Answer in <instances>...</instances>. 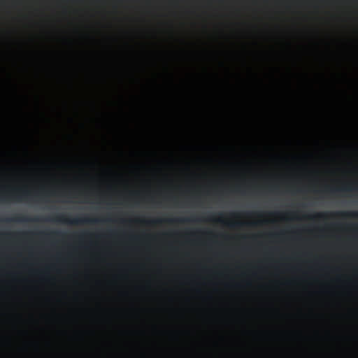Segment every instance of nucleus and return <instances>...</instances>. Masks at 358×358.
Returning <instances> with one entry per match:
<instances>
[{"instance_id": "f257e3e1", "label": "nucleus", "mask_w": 358, "mask_h": 358, "mask_svg": "<svg viewBox=\"0 0 358 358\" xmlns=\"http://www.w3.org/2000/svg\"><path fill=\"white\" fill-rule=\"evenodd\" d=\"M338 217L343 220L357 219L358 211H337L335 213H317L313 215L308 217V219L313 220H326L328 217Z\"/></svg>"}, {"instance_id": "f03ea898", "label": "nucleus", "mask_w": 358, "mask_h": 358, "mask_svg": "<svg viewBox=\"0 0 358 358\" xmlns=\"http://www.w3.org/2000/svg\"><path fill=\"white\" fill-rule=\"evenodd\" d=\"M47 221L58 222L71 225H80L83 224H95L100 222L99 219H90L87 217H76L74 219H67L64 215H57L52 218L47 219Z\"/></svg>"}, {"instance_id": "7ed1b4c3", "label": "nucleus", "mask_w": 358, "mask_h": 358, "mask_svg": "<svg viewBox=\"0 0 358 358\" xmlns=\"http://www.w3.org/2000/svg\"><path fill=\"white\" fill-rule=\"evenodd\" d=\"M30 197V192L26 189H17L8 195L2 196V199H13L16 201H22Z\"/></svg>"}, {"instance_id": "20e7f679", "label": "nucleus", "mask_w": 358, "mask_h": 358, "mask_svg": "<svg viewBox=\"0 0 358 358\" xmlns=\"http://www.w3.org/2000/svg\"><path fill=\"white\" fill-rule=\"evenodd\" d=\"M0 222H40L41 219L38 217L31 218L29 216L16 215L14 217L0 220Z\"/></svg>"}, {"instance_id": "39448f33", "label": "nucleus", "mask_w": 358, "mask_h": 358, "mask_svg": "<svg viewBox=\"0 0 358 358\" xmlns=\"http://www.w3.org/2000/svg\"><path fill=\"white\" fill-rule=\"evenodd\" d=\"M196 220L194 218H177V219H169V220H162V219H155L152 220H149L146 222L149 224H161L163 222H168V223H187V222H195Z\"/></svg>"}, {"instance_id": "423d86ee", "label": "nucleus", "mask_w": 358, "mask_h": 358, "mask_svg": "<svg viewBox=\"0 0 358 358\" xmlns=\"http://www.w3.org/2000/svg\"><path fill=\"white\" fill-rule=\"evenodd\" d=\"M329 191L331 192H350L353 191V188H352L350 186H343L341 188H330L329 189Z\"/></svg>"}, {"instance_id": "0eeeda50", "label": "nucleus", "mask_w": 358, "mask_h": 358, "mask_svg": "<svg viewBox=\"0 0 358 358\" xmlns=\"http://www.w3.org/2000/svg\"><path fill=\"white\" fill-rule=\"evenodd\" d=\"M38 235H50V236L61 237L64 235V233L61 232L60 231H49V232L40 231V232H38Z\"/></svg>"}, {"instance_id": "6e6552de", "label": "nucleus", "mask_w": 358, "mask_h": 358, "mask_svg": "<svg viewBox=\"0 0 358 358\" xmlns=\"http://www.w3.org/2000/svg\"><path fill=\"white\" fill-rule=\"evenodd\" d=\"M88 235H89L88 232L83 231V232L79 234V235H78V237H79V238H85V236H87Z\"/></svg>"}, {"instance_id": "1a4fd4ad", "label": "nucleus", "mask_w": 358, "mask_h": 358, "mask_svg": "<svg viewBox=\"0 0 358 358\" xmlns=\"http://www.w3.org/2000/svg\"><path fill=\"white\" fill-rule=\"evenodd\" d=\"M241 225V222H231L229 223V226L232 227H236Z\"/></svg>"}, {"instance_id": "9d476101", "label": "nucleus", "mask_w": 358, "mask_h": 358, "mask_svg": "<svg viewBox=\"0 0 358 358\" xmlns=\"http://www.w3.org/2000/svg\"><path fill=\"white\" fill-rule=\"evenodd\" d=\"M217 222L222 223V219L220 218V219L217 220Z\"/></svg>"}, {"instance_id": "9b49d317", "label": "nucleus", "mask_w": 358, "mask_h": 358, "mask_svg": "<svg viewBox=\"0 0 358 358\" xmlns=\"http://www.w3.org/2000/svg\"><path fill=\"white\" fill-rule=\"evenodd\" d=\"M21 234H22V235H27V234H28V233H27V232H23V233H22Z\"/></svg>"}]
</instances>
